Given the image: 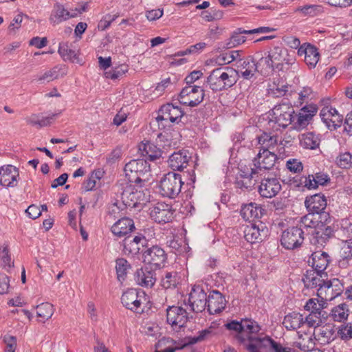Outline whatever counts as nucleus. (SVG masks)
<instances>
[{
	"label": "nucleus",
	"mask_w": 352,
	"mask_h": 352,
	"mask_svg": "<svg viewBox=\"0 0 352 352\" xmlns=\"http://www.w3.org/2000/svg\"><path fill=\"white\" fill-rule=\"evenodd\" d=\"M253 173L252 168H250V172H245L241 170L240 175L236 178V186L237 188L250 190L256 184V179L254 178L256 175Z\"/></svg>",
	"instance_id": "35"
},
{
	"label": "nucleus",
	"mask_w": 352,
	"mask_h": 352,
	"mask_svg": "<svg viewBox=\"0 0 352 352\" xmlns=\"http://www.w3.org/2000/svg\"><path fill=\"white\" fill-rule=\"evenodd\" d=\"M322 317L324 318V314L319 315L316 313H310L307 317L304 318L305 324L309 327H319L322 322Z\"/></svg>",
	"instance_id": "57"
},
{
	"label": "nucleus",
	"mask_w": 352,
	"mask_h": 352,
	"mask_svg": "<svg viewBox=\"0 0 352 352\" xmlns=\"http://www.w3.org/2000/svg\"><path fill=\"white\" fill-rule=\"evenodd\" d=\"M247 32H248V30H245L242 28H238L232 33L230 38L226 42L224 47L226 48L230 49L245 43L246 38L241 34H250Z\"/></svg>",
	"instance_id": "45"
},
{
	"label": "nucleus",
	"mask_w": 352,
	"mask_h": 352,
	"mask_svg": "<svg viewBox=\"0 0 352 352\" xmlns=\"http://www.w3.org/2000/svg\"><path fill=\"white\" fill-rule=\"evenodd\" d=\"M204 90L199 86L190 85L182 89L179 94V102L190 107H196L204 98Z\"/></svg>",
	"instance_id": "9"
},
{
	"label": "nucleus",
	"mask_w": 352,
	"mask_h": 352,
	"mask_svg": "<svg viewBox=\"0 0 352 352\" xmlns=\"http://www.w3.org/2000/svg\"><path fill=\"white\" fill-rule=\"evenodd\" d=\"M338 333L342 340H349L352 338V323L341 325Z\"/></svg>",
	"instance_id": "62"
},
{
	"label": "nucleus",
	"mask_w": 352,
	"mask_h": 352,
	"mask_svg": "<svg viewBox=\"0 0 352 352\" xmlns=\"http://www.w3.org/2000/svg\"><path fill=\"white\" fill-rule=\"evenodd\" d=\"M128 71V66L126 65H121L118 67H116L113 70L105 73V76L107 78L116 80L123 76Z\"/></svg>",
	"instance_id": "60"
},
{
	"label": "nucleus",
	"mask_w": 352,
	"mask_h": 352,
	"mask_svg": "<svg viewBox=\"0 0 352 352\" xmlns=\"http://www.w3.org/2000/svg\"><path fill=\"white\" fill-rule=\"evenodd\" d=\"M336 164L342 168H351L352 155L348 152L340 154L336 159Z\"/></svg>",
	"instance_id": "58"
},
{
	"label": "nucleus",
	"mask_w": 352,
	"mask_h": 352,
	"mask_svg": "<svg viewBox=\"0 0 352 352\" xmlns=\"http://www.w3.org/2000/svg\"><path fill=\"white\" fill-rule=\"evenodd\" d=\"M268 233V228L261 221H258V223H250L244 229V237L251 243L262 241L267 237Z\"/></svg>",
	"instance_id": "13"
},
{
	"label": "nucleus",
	"mask_w": 352,
	"mask_h": 352,
	"mask_svg": "<svg viewBox=\"0 0 352 352\" xmlns=\"http://www.w3.org/2000/svg\"><path fill=\"white\" fill-rule=\"evenodd\" d=\"M124 170L130 182L140 183L147 179L146 176L150 172V165L146 160H133L125 165Z\"/></svg>",
	"instance_id": "4"
},
{
	"label": "nucleus",
	"mask_w": 352,
	"mask_h": 352,
	"mask_svg": "<svg viewBox=\"0 0 352 352\" xmlns=\"http://www.w3.org/2000/svg\"><path fill=\"white\" fill-rule=\"evenodd\" d=\"M146 245L147 239L141 234L133 238L126 237L123 241V251L126 254L134 256L140 252L143 253Z\"/></svg>",
	"instance_id": "17"
},
{
	"label": "nucleus",
	"mask_w": 352,
	"mask_h": 352,
	"mask_svg": "<svg viewBox=\"0 0 352 352\" xmlns=\"http://www.w3.org/2000/svg\"><path fill=\"white\" fill-rule=\"evenodd\" d=\"M296 12H300L304 16L314 17L324 12V8L321 5H305L299 6Z\"/></svg>",
	"instance_id": "47"
},
{
	"label": "nucleus",
	"mask_w": 352,
	"mask_h": 352,
	"mask_svg": "<svg viewBox=\"0 0 352 352\" xmlns=\"http://www.w3.org/2000/svg\"><path fill=\"white\" fill-rule=\"evenodd\" d=\"M211 334L210 329H204L198 332V335L194 337H190L187 338V342L185 343L180 349H183L184 346L188 344H194L197 342H201L206 340Z\"/></svg>",
	"instance_id": "59"
},
{
	"label": "nucleus",
	"mask_w": 352,
	"mask_h": 352,
	"mask_svg": "<svg viewBox=\"0 0 352 352\" xmlns=\"http://www.w3.org/2000/svg\"><path fill=\"white\" fill-rule=\"evenodd\" d=\"M313 91L309 87H304L298 93V103L301 105L304 102H307L309 99H311Z\"/></svg>",
	"instance_id": "63"
},
{
	"label": "nucleus",
	"mask_w": 352,
	"mask_h": 352,
	"mask_svg": "<svg viewBox=\"0 0 352 352\" xmlns=\"http://www.w3.org/2000/svg\"><path fill=\"white\" fill-rule=\"evenodd\" d=\"M311 234V236L309 239L311 243L317 245L318 247H323L324 244L329 241L331 234V229L328 227L324 230H315L311 232H308L307 234Z\"/></svg>",
	"instance_id": "37"
},
{
	"label": "nucleus",
	"mask_w": 352,
	"mask_h": 352,
	"mask_svg": "<svg viewBox=\"0 0 352 352\" xmlns=\"http://www.w3.org/2000/svg\"><path fill=\"white\" fill-rule=\"evenodd\" d=\"M118 17L117 15H111V14H107L105 15L98 23V28L101 30L104 31L107 28H108L111 23L116 20V19Z\"/></svg>",
	"instance_id": "64"
},
{
	"label": "nucleus",
	"mask_w": 352,
	"mask_h": 352,
	"mask_svg": "<svg viewBox=\"0 0 352 352\" xmlns=\"http://www.w3.org/2000/svg\"><path fill=\"white\" fill-rule=\"evenodd\" d=\"M243 330L241 333H247L250 335L258 333L261 330L259 325L254 321L251 320H242ZM248 335L247 336V337Z\"/></svg>",
	"instance_id": "56"
},
{
	"label": "nucleus",
	"mask_w": 352,
	"mask_h": 352,
	"mask_svg": "<svg viewBox=\"0 0 352 352\" xmlns=\"http://www.w3.org/2000/svg\"><path fill=\"white\" fill-rule=\"evenodd\" d=\"M166 320L173 328L180 329L188 321L187 312L181 307H169L166 310Z\"/></svg>",
	"instance_id": "16"
},
{
	"label": "nucleus",
	"mask_w": 352,
	"mask_h": 352,
	"mask_svg": "<svg viewBox=\"0 0 352 352\" xmlns=\"http://www.w3.org/2000/svg\"><path fill=\"white\" fill-rule=\"evenodd\" d=\"M135 280L142 287H151L156 281L155 272L147 266L142 267L136 271Z\"/></svg>",
	"instance_id": "27"
},
{
	"label": "nucleus",
	"mask_w": 352,
	"mask_h": 352,
	"mask_svg": "<svg viewBox=\"0 0 352 352\" xmlns=\"http://www.w3.org/2000/svg\"><path fill=\"white\" fill-rule=\"evenodd\" d=\"M135 229L133 221L128 217L118 220L111 228L113 235L122 237L131 233Z\"/></svg>",
	"instance_id": "30"
},
{
	"label": "nucleus",
	"mask_w": 352,
	"mask_h": 352,
	"mask_svg": "<svg viewBox=\"0 0 352 352\" xmlns=\"http://www.w3.org/2000/svg\"><path fill=\"white\" fill-rule=\"evenodd\" d=\"M18 168L12 166H3L0 168V184L4 187H15L18 184Z\"/></svg>",
	"instance_id": "21"
},
{
	"label": "nucleus",
	"mask_w": 352,
	"mask_h": 352,
	"mask_svg": "<svg viewBox=\"0 0 352 352\" xmlns=\"http://www.w3.org/2000/svg\"><path fill=\"white\" fill-rule=\"evenodd\" d=\"M174 340L168 338L160 339L155 344V352H175L180 347L174 346Z\"/></svg>",
	"instance_id": "49"
},
{
	"label": "nucleus",
	"mask_w": 352,
	"mask_h": 352,
	"mask_svg": "<svg viewBox=\"0 0 352 352\" xmlns=\"http://www.w3.org/2000/svg\"><path fill=\"white\" fill-rule=\"evenodd\" d=\"M139 150L142 155L146 157L150 161H155L162 157V150L153 143L148 141L142 142L139 146Z\"/></svg>",
	"instance_id": "36"
},
{
	"label": "nucleus",
	"mask_w": 352,
	"mask_h": 352,
	"mask_svg": "<svg viewBox=\"0 0 352 352\" xmlns=\"http://www.w3.org/2000/svg\"><path fill=\"white\" fill-rule=\"evenodd\" d=\"M327 279V274L325 272H319L315 270H307V272L303 278L305 286L307 288H313L323 286L326 280Z\"/></svg>",
	"instance_id": "29"
},
{
	"label": "nucleus",
	"mask_w": 352,
	"mask_h": 352,
	"mask_svg": "<svg viewBox=\"0 0 352 352\" xmlns=\"http://www.w3.org/2000/svg\"><path fill=\"white\" fill-rule=\"evenodd\" d=\"M58 116L57 113H52L47 116L40 118L38 114H32L25 118L26 122L32 126H38V127L47 126L52 123Z\"/></svg>",
	"instance_id": "40"
},
{
	"label": "nucleus",
	"mask_w": 352,
	"mask_h": 352,
	"mask_svg": "<svg viewBox=\"0 0 352 352\" xmlns=\"http://www.w3.org/2000/svg\"><path fill=\"white\" fill-rule=\"evenodd\" d=\"M268 54L275 69L278 71L288 69L289 65H292L295 60L294 56H291L285 47H275Z\"/></svg>",
	"instance_id": "10"
},
{
	"label": "nucleus",
	"mask_w": 352,
	"mask_h": 352,
	"mask_svg": "<svg viewBox=\"0 0 352 352\" xmlns=\"http://www.w3.org/2000/svg\"><path fill=\"white\" fill-rule=\"evenodd\" d=\"M239 339L243 343L245 349L248 352L267 351L269 349H272L274 341L267 336H258L255 335H250L247 339L239 336Z\"/></svg>",
	"instance_id": "6"
},
{
	"label": "nucleus",
	"mask_w": 352,
	"mask_h": 352,
	"mask_svg": "<svg viewBox=\"0 0 352 352\" xmlns=\"http://www.w3.org/2000/svg\"><path fill=\"white\" fill-rule=\"evenodd\" d=\"M265 211L261 206L256 203H250L242 206L240 214L244 220L252 221L261 218Z\"/></svg>",
	"instance_id": "31"
},
{
	"label": "nucleus",
	"mask_w": 352,
	"mask_h": 352,
	"mask_svg": "<svg viewBox=\"0 0 352 352\" xmlns=\"http://www.w3.org/2000/svg\"><path fill=\"white\" fill-rule=\"evenodd\" d=\"M300 141L301 146L304 148L315 149L319 146L320 138L318 134L314 132H307L301 135Z\"/></svg>",
	"instance_id": "43"
},
{
	"label": "nucleus",
	"mask_w": 352,
	"mask_h": 352,
	"mask_svg": "<svg viewBox=\"0 0 352 352\" xmlns=\"http://www.w3.org/2000/svg\"><path fill=\"white\" fill-rule=\"evenodd\" d=\"M208 301V296L202 287L195 285L189 294L188 302L191 309L197 313L205 310Z\"/></svg>",
	"instance_id": "14"
},
{
	"label": "nucleus",
	"mask_w": 352,
	"mask_h": 352,
	"mask_svg": "<svg viewBox=\"0 0 352 352\" xmlns=\"http://www.w3.org/2000/svg\"><path fill=\"white\" fill-rule=\"evenodd\" d=\"M339 256L342 261L352 259V239L340 243Z\"/></svg>",
	"instance_id": "52"
},
{
	"label": "nucleus",
	"mask_w": 352,
	"mask_h": 352,
	"mask_svg": "<svg viewBox=\"0 0 352 352\" xmlns=\"http://www.w3.org/2000/svg\"><path fill=\"white\" fill-rule=\"evenodd\" d=\"M329 262V255L324 252H315L308 260L312 270L324 272Z\"/></svg>",
	"instance_id": "32"
},
{
	"label": "nucleus",
	"mask_w": 352,
	"mask_h": 352,
	"mask_svg": "<svg viewBox=\"0 0 352 352\" xmlns=\"http://www.w3.org/2000/svg\"><path fill=\"white\" fill-rule=\"evenodd\" d=\"M298 54L304 56V60L309 68H314L320 59L318 49L309 43L302 44L298 50Z\"/></svg>",
	"instance_id": "22"
},
{
	"label": "nucleus",
	"mask_w": 352,
	"mask_h": 352,
	"mask_svg": "<svg viewBox=\"0 0 352 352\" xmlns=\"http://www.w3.org/2000/svg\"><path fill=\"white\" fill-rule=\"evenodd\" d=\"M184 115L183 111L177 106L172 104H166L160 108L155 121L159 129H164L167 126V122H178Z\"/></svg>",
	"instance_id": "5"
},
{
	"label": "nucleus",
	"mask_w": 352,
	"mask_h": 352,
	"mask_svg": "<svg viewBox=\"0 0 352 352\" xmlns=\"http://www.w3.org/2000/svg\"><path fill=\"white\" fill-rule=\"evenodd\" d=\"M58 52L65 60H72L77 58L76 51L72 48L67 42L60 43Z\"/></svg>",
	"instance_id": "51"
},
{
	"label": "nucleus",
	"mask_w": 352,
	"mask_h": 352,
	"mask_svg": "<svg viewBox=\"0 0 352 352\" xmlns=\"http://www.w3.org/2000/svg\"><path fill=\"white\" fill-rule=\"evenodd\" d=\"M305 205L309 212L317 213L324 218L327 217V214L324 212L327 207V199L324 195L315 194L306 197Z\"/></svg>",
	"instance_id": "20"
},
{
	"label": "nucleus",
	"mask_w": 352,
	"mask_h": 352,
	"mask_svg": "<svg viewBox=\"0 0 352 352\" xmlns=\"http://www.w3.org/2000/svg\"><path fill=\"white\" fill-rule=\"evenodd\" d=\"M237 72L239 76H241L245 80L252 79L258 72L256 63L251 57L243 60L240 64V69Z\"/></svg>",
	"instance_id": "34"
},
{
	"label": "nucleus",
	"mask_w": 352,
	"mask_h": 352,
	"mask_svg": "<svg viewBox=\"0 0 352 352\" xmlns=\"http://www.w3.org/2000/svg\"><path fill=\"white\" fill-rule=\"evenodd\" d=\"M327 306V302L321 298H311L305 305V309L310 311L311 313H316L318 314H324L325 312L322 311Z\"/></svg>",
	"instance_id": "46"
},
{
	"label": "nucleus",
	"mask_w": 352,
	"mask_h": 352,
	"mask_svg": "<svg viewBox=\"0 0 352 352\" xmlns=\"http://www.w3.org/2000/svg\"><path fill=\"white\" fill-rule=\"evenodd\" d=\"M221 73L223 74L221 76L224 89H227L236 83L239 77V72L236 70L230 67L221 68Z\"/></svg>",
	"instance_id": "44"
},
{
	"label": "nucleus",
	"mask_w": 352,
	"mask_h": 352,
	"mask_svg": "<svg viewBox=\"0 0 352 352\" xmlns=\"http://www.w3.org/2000/svg\"><path fill=\"white\" fill-rule=\"evenodd\" d=\"M325 221L326 218L322 217V215L309 212L307 214L300 219L298 227L302 228V230L305 229L307 232H308V230H310L311 232L312 230L323 226Z\"/></svg>",
	"instance_id": "26"
},
{
	"label": "nucleus",
	"mask_w": 352,
	"mask_h": 352,
	"mask_svg": "<svg viewBox=\"0 0 352 352\" xmlns=\"http://www.w3.org/2000/svg\"><path fill=\"white\" fill-rule=\"evenodd\" d=\"M174 212L171 206L159 202L151 209L150 215L156 222L167 223L173 218Z\"/></svg>",
	"instance_id": "18"
},
{
	"label": "nucleus",
	"mask_w": 352,
	"mask_h": 352,
	"mask_svg": "<svg viewBox=\"0 0 352 352\" xmlns=\"http://www.w3.org/2000/svg\"><path fill=\"white\" fill-rule=\"evenodd\" d=\"M334 329L329 325H325L315 329L314 334L317 339L323 344L329 343L334 340Z\"/></svg>",
	"instance_id": "42"
},
{
	"label": "nucleus",
	"mask_w": 352,
	"mask_h": 352,
	"mask_svg": "<svg viewBox=\"0 0 352 352\" xmlns=\"http://www.w3.org/2000/svg\"><path fill=\"white\" fill-rule=\"evenodd\" d=\"M349 310L345 304H340L331 310V317L335 321L342 322L347 318Z\"/></svg>",
	"instance_id": "54"
},
{
	"label": "nucleus",
	"mask_w": 352,
	"mask_h": 352,
	"mask_svg": "<svg viewBox=\"0 0 352 352\" xmlns=\"http://www.w3.org/2000/svg\"><path fill=\"white\" fill-rule=\"evenodd\" d=\"M143 262L155 269L160 268L164 265L167 260V255L165 251L157 245H153L146 249L143 252Z\"/></svg>",
	"instance_id": "11"
},
{
	"label": "nucleus",
	"mask_w": 352,
	"mask_h": 352,
	"mask_svg": "<svg viewBox=\"0 0 352 352\" xmlns=\"http://www.w3.org/2000/svg\"><path fill=\"white\" fill-rule=\"evenodd\" d=\"M190 157L186 150L173 153L168 160L169 167L173 170H182L188 164Z\"/></svg>",
	"instance_id": "28"
},
{
	"label": "nucleus",
	"mask_w": 352,
	"mask_h": 352,
	"mask_svg": "<svg viewBox=\"0 0 352 352\" xmlns=\"http://www.w3.org/2000/svg\"><path fill=\"white\" fill-rule=\"evenodd\" d=\"M295 111L293 107L288 103L276 105L272 110V118L268 122L270 128L278 131L280 127L285 129L294 120Z\"/></svg>",
	"instance_id": "2"
},
{
	"label": "nucleus",
	"mask_w": 352,
	"mask_h": 352,
	"mask_svg": "<svg viewBox=\"0 0 352 352\" xmlns=\"http://www.w3.org/2000/svg\"><path fill=\"white\" fill-rule=\"evenodd\" d=\"M58 71L56 67L45 72L43 75L39 76L37 79L41 83L50 82L54 79L58 78Z\"/></svg>",
	"instance_id": "61"
},
{
	"label": "nucleus",
	"mask_w": 352,
	"mask_h": 352,
	"mask_svg": "<svg viewBox=\"0 0 352 352\" xmlns=\"http://www.w3.org/2000/svg\"><path fill=\"white\" fill-rule=\"evenodd\" d=\"M280 140L276 135H272L271 133H263L258 137V144H261L263 151L267 149V151L273 150Z\"/></svg>",
	"instance_id": "41"
},
{
	"label": "nucleus",
	"mask_w": 352,
	"mask_h": 352,
	"mask_svg": "<svg viewBox=\"0 0 352 352\" xmlns=\"http://www.w3.org/2000/svg\"><path fill=\"white\" fill-rule=\"evenodd\" d=\"M283 324L287 330H296L305 324L304 317L297 312L289 313L285 316Z\"/></svg>",
	"instance_id": "38"
},
{
	"label": "nucleus",
	"mask_w": 352,
	"mask_h": 352,
	"mask_svg": "<svg viewBox=\"0 0 352 352\" xmlns=\"http://www.w3.org/2000/svg\"><path fill=\"white\" fill-rule=\"evenodd\" d=\"M183 184L179 174L169 172L164 175L160 180V193L163 197L174 199L181 192Z\"/></svg>",
	"instance_id": "3"
},
{
	"label": "nucleus",
	"mask_w": 352,
	"mask_h": 352,
	"mask_svg": "<svg viewBox=\"0 0 352 352\" xmlns=\"http://www.w3.org/2000/svg\"><path fill=\"white\" fill-rule=\"evenodd\" d=\"M130 268V265L128 261L124 258H118L116 260V272L118 279L120 281H123L125 279L128 270Z\"/></svg>",
	"instance_id": "55"
},
{
	"label": "nucleus",
	"mask_w": 352,
	"mask_h": 352,
	"mask_svg": "<svg viewBox=\"0 0 352 352\" xmlns=\"http://www.w3.org/2000/svg\"><path fill=\"white\" fill-rule=\"evenodd\" d=\"M144 299V293L135 289H129L121 297L122 305L133 311H138Z\"/></svg>",
	"instance_id": "15"
},
{
	"label": "nucleus",
	"mask_w": 352,
	"mask_h": 352,
	"mask_svg": "<svg viewBox=\"0 0 352 352\" xmlns=\"http://www.w3.org/2000/svg\"><path fill=\"white\" fill-rule=\"evenodd\" d=\"M71 19L69 11L60 3H56L54 5L53 10L50 16V21L53 25H56L60 23Z\"/></svg>",
	"instance_id": "33"
},
{
	"label": "nucleus",
	"mask_w": 352,
	"mask_h": 352,
	"mask_svg": "<svg viewBox=\"0 0 352 352\" xmlns=\"http://www.w3.org/2000/svg\"><path fill=\"white\" fill-rule=\"evenodd\" d=\"M37 316L43 319V322L50 318L54 314V307L49 302L41 303L36 307Z\"/></svg>",
	"instance_id": "53"
},
{
	"label": "nucleus",
	"mask_w": 352,
	"mask_h": 352,
	"mask_svg": "<svg viewBox=\"0 0 352 352\" xmlns=\"http://www.w3.org/2000/svg\"><path fill=\"white\" fill-rule=\"evenodd\" d=\"M257 71L262 75H267L274 68L272 59L269 54L267 56L261 58L257 63H256Z\"/></svg>",
	"instance_id": "50"
},
{
	"label": "nucleus",
	"mask_w": 352,
	"mask_h": 352,
	"mask_svg": "<svg viewBox=\"0 0 352 352\" xmlns=\"http://www.w3.org/2000/svg\"><path fill=\"white\" fill-rule=\"evenodd\" d=\"M320 116L330 130H335L340 127L343 120V116L336 109L329 107H324L321 109Z\"/></svg>",
	"instance_id": "19"
},
{
	"label": "nucleus",
	"mask_w": 352,
	"mask_h": 352,
	"mask_svg": "<svg viewBox=\"0 0 352 352\" xmlns=\"http://www.w3.org/2000/svg\"><path fill=\"white\" fill-rule=\"evenodd\" d=\"M221 68L213 69L207 78L206 82L209 87L214 91H219L224 89L223 85Z\"/></svg>",
	"instance_id": "39"
},
{
	"label": "nucleus",
	"mask_w": 352,
	"mask_h": 352,
	"mask_svg": "<svg viewBox=\"0 0 352 352\" xmlns=\"http://www.w3.org/2000/svg\"><path fill=\"white\" fill-rule=\"evenodd\" d=\"M281 185L276 178H265L258 186L260 195L265 198L275 197L280 190Z\"/></svg>",
	"instance_id": "23"
},
{
	"label": "nucleus",
	"mask_w": 352,
	"mask_h": 352,
	"mask_svg": "<svg viewBox=\"0 0 352 352\" xmlns=\"http://www.w3.org/2000/svg\"><path fill=\"white\" fill-rule=\"evenodd\" d=\"M305 230L298 226H294L285 230L281 235V245L287 250L299 248L304 239Z\"/></svg>",
	"instance_id": "7"
},
{
	"label": "nucleus",
	"mask_w": 352,
	"mask_h": 352,
	"mask_svg": "<svg viewBox=\"0 0 352 352\" xmlns=\"http://www.w3.org/2000/svg\"><path fill=\"white\" fill-rule=\"evenodd\" d=\"M318 107L316 104H310L303 107L298 114L297 120L294 122V127L296 129L305 128L310 122L312 118L316 115Z\"/></svg>",
	"instance_id": "24"
},
{
	"label": "nucleus",
	"mask_w": 352,
	"mask_h": 352,
	"mask_svg": "<svg viewBox=\"0 0 352 352\" xmlns=\"http://www.w3.org/2000/svg\"><path fill=\"white\" fill-rule=\"evenodd\" d=\"M151 192L148 189L132 184L122 188L121 199L124 205L129 208L142 207L149 201Z\"/></svg>",
	"instance_id": "1"
},
{
	"label": "nucleus",
	"mask_w": 352,
	"mask_h": 352,
	"mask_svg": "<svg viewBox=\"0 0 352 352\" xmlns=\"http://www.w3.org/2000/svg\"><path fill=\"white\" fill-rule=\"evenodd\" d=\"M226 305L225 297L218 291L214 290L208 296L207 310L210 314L222 311Z\"/></svg>",
	"instance_id": "25"
},
{
	"label": "nucleus",
	"mask_w": 352,
	"mask_h": 352,
	"mask_svg": "<svg viewBox=\"0 0 352 352\" xmlns=\"http://www.w3.org/2000/svg\"><path fill=\"white\" fill-rule=\"evenodd\" d=\"M180 280L178 272L175 271L166 272L161 281L162 286L165 289L175 288Z\"/></svg>",
	"instance_id": "48"
},
{
	"label": "nucleus",
	"mask_w": 352,
	"mask_h": 352,
	"mask_svg": "<svg viewBox=\"0 0 352 352\" xmlns=\"http://www.w3.org/2000/svg\"><path fill=\"white\" fill-rule=\"evenodd\" d=\"M344 283L342 280L333 278L326 280L323 286L318 289L317 295L319 298L326 302L331 301L340 296L344 291Z\"/></svg>",
	"instance_id": "8"
},
{
	"label": "nucleus",
	"mask_w": 352,
	"mask_h": 352,
	"mask_svg": "<svg viewBox=\"0 0 352 352\" xmlns=\"http://www.w3.org/2000/svg\"><path fill=\"white\" fill-rule=\"evenodd\" d=\"M276 158L274 151L267 149L260 150L253 160L252 173L261 174V172L263 170H270L274 166Z\"/></svg>",
	"instance_id": "12"
}]
</instances>
